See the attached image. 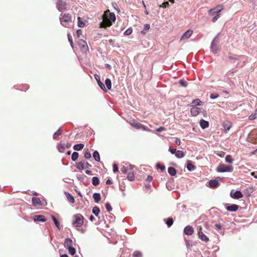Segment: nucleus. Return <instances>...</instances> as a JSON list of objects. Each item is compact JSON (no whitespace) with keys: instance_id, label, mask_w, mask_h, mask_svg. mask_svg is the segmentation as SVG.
Wrapping results in <instances>:
<instances>
[{"instance_id":"13d9d810","label":"nucleus","mask_w":257,"mask_h":257,"mask_svg":"<svg viewBox=\"0 0 257 257\" xmlns=\"http://www.w3.org/2000/svg\"><path fill=\"white\" fill-rule=\"evenodd\" d=\"M219 96V95L218 94H213V93H212L210 94V97L211 98V99H215V98H217Z\"/></svg>"},{"instance_id":"1a4fd4ad","label":"nucleus","mask_w":257,"mask_h":257,"mask_svg":"<svg viewBox=\"0 0 257 257\" xmlns=\"http://www.w3.org/2000/svg\"><path fill=\"white\" fill-rule=\"evenodd\" d=\"M134 167L132 166V165H128L126 166H123L120 168L121 172L125 174H127V173L128 172V171L134 169Z\"/></svg>"},{"instance_id":"49530a36","label":"nucleus","mask_w":257,"mask_h":257,"mask_svg":"<svg viewBox=\"0 0 257 257\" xmlns=\"http://www.w3.org/2000/svg\"><path fill=\"white\" fill-rule=\"evenodd\" d=\"M179 83L180 85L182 86H184V87H186L187 86V81H186L185 80H183V79H181L179 81Z\"/></svg>"},{"instance_id":"c756f323","label":"nucleus","mask_w":257,"mask_h":257,"mask_svg":"<svg viewBox=\"0 0 257 257\" xmlns=\"http://www.w3.org/2000/svg\"><path fill=\"white\" fill-rule=\"evenodd\" d=\"M93 157L96 161L99 162L100 161L99 154L97 151H95L93 152Z\"/></svg>"},{"instance_id":"8fccbe9b","label":"nucleus","mask_w":257,"mask_h":257,"mask_svg":"<svg viewBox=\"0 0 257 257\" xmlns=\"http://www.w3.org/2000/svg\"><path fill=\"white\" fill-rule=\"evenodd\" d=\"M157 167L158 169H160L162 172L165 170V166L164 165H161L160 164H157Z\"/></svg>"},{"instance_id":"4468645a","label":"nucleus","mask_w":257,"mask_h":257,"mask_svg":"<svg viewBox=\"0 0 257 257\" xmlns=\"http://www.w3.org/2000/svg\"><path fill=\"white\" fill-rule=\"evenodd\" d=\"M136 129H141L147 132H151V130L148 127L145 126L144 125L142 124V123L140 122H138L136 124V126L135 127Z\"/></svg>"},{"instance_id":"4d7b16f0","label":"nucleus","mask_w":257,"mask_h":257,"mask_svg":"<svg viewBox=\"0 0 257 257\" xmlns=\"http://www.w3.org/2000/svg\"><path fill=\"white\" fill-rule=\"evenodd\" d=\"M166 128H165V127H164L161 126V127H159V128H157V129L156 130V131L157 132H162V131H166Z\"/></svg>"},{"instance_id":"338daca9","label":"nucleus","mask_w":257,"mask_h":257,"mask_svg":"<svg viewBox=\"0 0 257 257\" xmlns=\"http://www.w3.org/2000/svg\"><path fill=\"white\" fill-rule=\"evenodd\" d=\"M68 40H69V41L70 42V44L72 46V47H73V42H72V38L70 37V35H68Z\"/></svg>"},{"instance_id":"4be33fe9","label":"nucleus","mask_w":257,"mask_h":257,"mask_svg":"<svg viewBox=\"0 0 257 257\" xmlns=\"http://www.w3.org/2000/svg\"><path fill=\"white\" fill-rule=\"evenodd\" d=\"M65 195L67 198V200L71 203H74L75 202V199L71 196L69 193L65 192Z\"/></svg>"},{"instance_id":"2f4dec72","label":"nucleus","mask_w":257,"mask_h":257,"mask_svg":"<svg viewBox=\"0 0 257 257\" xmlns=\"http://www.w3.org/2000/svg\"><path fill=\"white\" fill-rule=\"evenodd\" d=\"M100 212V209L97 206H94L92 209V213L96 216H98Z\"/></svg>"},{"instance_id":"ddd939ff","label":"nucleus","mask_w":257,"mask_h":257,"mask_svg":"<svg viewBox=\"0 0 257 257\" xmlns=\"http://www.w3.org/2000/svg\"><path fill=\"white\" fill-rule=\"evenodd\" d=\"M34 220L35 222H45L46 219L45 216L41 215H36L34 216Z\"/></svg>"},{"instance_id":"603ef678","label":"nucleus","mask_w":257,"mask_h":257,"mask_svg":"<svg viewBox=\"0 0 257 257\" xmlns=\"http://www.w3.org/2000/svg\"><path fill=\"white\" fill-rule=\"evenodd\" d=\"M169 6V4L168 2H164L160 6V7H162L163 8H166Z\"/></svg>"},{"instance_id":"09e8293b","label":"nucleus","mask_w":257,"mask_h":257,"mask_svg":"<svg viewBox=\"0 0 257 257\" xmlns=\"http://www.w3.org/2000/svg\"><path fill=\"white\" fill-rule=\"evenodd\" d=\"M105 208L108 212H110L112 210V207L109 203L105 204Z\"/></svg>"},{"instance_id":"6ab92c4d","label":"nucleus","mask_w":257,"mask_h":257,"mask_svg":"<svg viewBox=\"0 0 257 257\" xmlns=\"http://www.w3.org/2000/svg\"><path fill=\"white\" fill-rule=\"evenodd\" d=\"M208 185L211 188H216L218 186L219 183L216 180H211L208 182Z\"/></svg>"},{"instance_id":"473e14b6","label":"nucleus","mask_w":257,"mask_h":257,"mask_svg":"<svg viewBox=\"0 0 257 257\" xmlns=\"http://www.w3.org/2000/svg\"><path fill=\"white\" fill-rule=\"evenodd\" d=\"M67 248L68 249L69 253L71 255H73L75 254L76 250L75 249L73 246H69Z\"/></svg>"},{"instance_id":"c03bdc74","label":"nucleus","mask_w":257,"mask_h":257,"mask_svg":"<svg viewBox=\"0 0 257 257\" xmlns=\"http://www.w3.org/2000/svg\"><path fill=\"white\" fill-rule=\"evenodd\" d=\"M52 218L56 225V226H57V227L58 228V229H60V225H59V223L58 222V221L57 220V219L54 216L52 215Z\"/></svg>"},{"instance_id":"69168bd1","label":"nucleus","mask_w":257,"mask_h":257,"mask_svg":"<svg viewBox=\"0 0 257 257\" xmlns=\"http://www.w3.org/2000/svg\"><path fill=\"white\" fill-rule=\"evenodd\" d=\"M215 227L216 229H218V230H220L221 229V225L219 224H216L215 225Z\"/></svg>"},{"instance_id":"37998d69","label":"nucleus","mask_w":257,"mask_h":257,"mask_svg":"<svg viewBox=\"0 0 257 257\" xmlns=\"http://www.w3.org/2000/svg\"><path fill=\"white\" fill-rule=\"evenodd\" d=\"M58 149L59 151L61 153H63L64 152V146L62 144H60L58 145Z\"/></svg>"},{"instance_id":"393cba45","label":"nucleus","mask_w":257,"mask_h":257,"mask_svg":"<svg viewBox=\"0 0 257 257\" xmlns=\"http://www.w3.org/2000/svg\"><path fill=\"white\" fill-rule=\"evenodd\" d=\"M185 154L184 152L182 151L178 150L177 151L175 154V156L178 158H182L185 156Z\"/></svg>"},{"instance_id":"dca6fc26","label":"nucleus","mask_w":257,"mask_h":257,"mask_svg":"<svg viewBox=\"0 0 257 257\" xmlns=\"http://www.w3.org/2000/svg\"><path fill=\"white\" fill-rule=\"evenodd\" d=\"M95 78L97 82V83L99 87L105 92L107 91L104 84L100 81L99 76L98 75H95Z\"/></svg>"},{"instance_id":"6e6552de","label":"nucleus","mask_w":257,"mask_h":257,"mask_svg":"<svg viewBox=\"0 0 257 257\" xmlns=\"http://www.w3.org/2000/svg\"><path fill=\"white\" fill-rule=\"evenodd\" d=\"M226 209L230 212H235L238 209V206L236 204H231L230 205H229L227 204H226L225 205Z\"/></svg>"},{"instance_id":"de8ad7c7","label":"nucleus","mask_w":257,"mask_h":257,"mask_svg":"<svg viewBox=\"0 0 257 257\" xmlns=\"http://www.w3.org/2000/svg\"><path fill=\"white\" fill-rule=\"evenodd\" d=\"M84 157L87 159H90L91 158V154L88 150H85L84 152Z\"/></svg>"},{"instance_id":"58836bf2","label":"nucleus","mask_w":257,"mask_h":257,"mask_svg":"<svg viewBox=\"0 0 257 257\" xmlns=\"http://www.w3.org/2000/svg\"><path fill=\"white\" fill-rule=\"evenodd\" d=\"M202 102L199 99H194L192 103L194 105H201Z\"/></svg>"},{"instance_id":"7c9ffc66","label":"nucleus","mask_w":257,"mask_h":257,"mask_svg":"<svg viewBox=\"0 0 257 257\" xmlns=\"http://www.w3.org/2000/svg\"><path fill=\"white\" fill-rule=\"evenodd\" d=\"M105 84L106 85V86L107 87V88L108 89V90H110L111 88V80L108 79V78H107L105 81Z\"/></svg>"},{"instance_id":"aec40b11","label":"nucleus","mask_w":257,"mask_h":257,"mask_svg":"<svg viewBox=\"0 0 257 257\" xmlns=\"http://www.w3.org/2000/svg\"><path fill=\"white\" fill-rule=\"evenodd\" d=\"M76 167L79 170H83L85 169L84 160H82L76 164Z\"/></svg>"},{"instance_id":"a211bd4d","label":"nucleus","mask_w":257,"mask_h":257,"mask_svg":"<svg viewBox=\"0 0 257 257\" xmlns=\"http://www.w3.org/2000/svg\"><path fill=\"white\" fill-rule=\"evenodd\" d=\"M127 178L129 181H134L135 180L134 169L130 170L127 173Z\"/></svg>"},{"instance_id":"f03ea898","label":"nucleus","mask_w":257,"mask_h":257,"mask_svg":"<svg viewBox=\"0 0 257 257\" xmlns=\"http://www.w3.org/2000/svg\"><path fill=\"white\" fill-rule=\"evenodd\" d=\"M84 220V217L82 214L77 213L72 217V224L74 227L79 228L83 225Z\"/></svg>"},{"instance_id":"0e129e2a","label":"nucleus","mask_w":257,"mask_h":257,"mask_svg":"<svg viewBox=\"0 0 257 257\" xmlns=\"http://www.w3.org/2000/svg\"><path fill=\"white\" fill-rule=\"evenodd\" d=\"M216 154L220 157H223L224 156L225 153L223 152H220L217 153Z\"/></svg>"},{"instance_id":"4c0bfd02","label":"nucleus","mask_w":257,"mask_h":257,"mask_svg":"<svg viewBox=\"0 0 257 257\" xmlns=\"http://www.w3.org/2000/svg\"><path fill=\"white\" fill-rule=\"evenodd\" d=\"M78 26L80 28H83L85 26V23L81 20L80 17L78 18Z\"/></svg>"},{"instance_id":"7ed1b4c3","label":"nucleus","mask_w":257,"mask_h":257,"mask_svg":"<svg viewBox=\"0 0 257 257\" xmlns=\"http://www.w3.org/2000/svg\"><path fill=\"white\" fill-rule=\"evenodd\" d=\"M217 171L219 172H231L232 171V167L221 164L217 167Z\"/></svg>"},{"instance_id":"774afa93","label":"nucleus","mask_w":257,"mask_h":257,"mask_svg":"<svg viewBox=\"0 0 257 257\" xmlns=\"http://www.w3.org/2000/svg\"><path fill=\"white\" fill-rule=\"evenodd\" d=\"M150 28V26L149 24H146L144 27V29L146 31H148Z\"/></svg>"},{"instance_id":"9d476101","label":"nucleus","mask_w":257,"mask_h":257,"mask_svg":"<svg viewBox=\"0 0 257 257\" xmlns=\"http://www.w3.org/2000/svg\"><path fill=\"white\" fill-rule=\"evenodd\" d=\"M193 34V31L191 30H188L185 33H184V34L182 35V36L180 38V41L184 40L185 39H187L189 38Z\"/></svg>"},{"instance_id":"b1692460","label":"nucleus","mask_w":257,"mask_h":257,"mask_svg":"<svg viewBox=\"0 0 257 257\" xmlns=\"http://www.w3.org/2000/svg\"><path fill=\"white\" fill-rule=\"evenodd\" d=\"M57 8L60 11H62L64 9V4L62 0L59 1Z\"/></svg>"},{"instance_id":"a19ab883","label":"nucleus","mask_w":257,"mask_h":257,"mask_svg":"<svg viewBox=\"0 0 257 257\" xmlns=\"http://www.w3.org/2000/svg\"><path fill=\"white\" fill-rule=\"evenodd\" d=\"M225 161L229 163H232L233 162V159L231 155H228L225 157Z\"/></svg>"},{"instance_id":"3c124183","label":"nucleus","mask_w":257,"mask_h":257,"mask_svg":"<svg viewBox=\"0 0 257 257\" xmlns=\"http://www.w3.org/2000/svg\"><path fill=\"white\" fill-rule=\"evenodd\" d=\"M243 57V56H238V57H233V56H229L228 58L229 60H239L240 58Z\"/></svg>"},{"instance_id":"e2e57ef3","label":"nucleus","mask_w":257,"mask_h":257,"mask_svg":"<svg viewBox=\"0 0 257 257\" xmlns=\"http://www.w3.org/2000/svg\"><path fill=\"white\" fill-rule=\"evenodd\" d=\"M175 143L178 145H180L181 142V141H180V139H179V138H176L175 139Z\"/></svg>"},{"instance_id":"f257e3e1","label":"nucleus","mask_w":257,"mask_h":257,"mask_svg":"<svg viewBox=\"0 0 257 257\" xmlns=\"http://www.w3.org/2000/svg\"><path fill=\"white\" fill-rule=\"evenodd\" d=\"M115 19V15L113 13H110L109 10L105 11L102 16V21L100 24V28H106L110 27Z\"/></svg>"},{"instance_id":"bb28decb","label":"nucleus","mask_w":257,"mask_h":257,"mask_svg":"<svg viewBox=\"0 0 257 257\" xmlns=\"http://www.w3.org/2000/svg\"><path fill=\"white\" fill-rule=\"evenodd\" d=\"M168 171L169 174L171 176H175L176 174V170L173 167H169Z\"/></svg>"},{"instance_id":"e433bc0d","label":"nucleus","mask_w":257,"mask_h":257,"mask_svg":"<svg viewBox=\"0 0 257 257\" xmlns=\"http://www.w3.org/2000/svg\"><path fill=\"white\" fill-rule=\"evenodd\" d=\"M187 168L189 171H192L194 170L195 167L194 166L190 163V162H188L187 164Z\"/></svg>"},{"instance_id":"423d86ee","label":"nucleus","mask_w":257,"mask_h":257,"mask_svg":"<svg viewBox=\"0 0 257 257\" xmlns=\"http://www.w3.org/2000/svg\"><path fill=\"white\" fill-rule=\"evenodd\" d=\"M78 44L81 50H88V47L85 41L80 39L78 41Z\"/></svg>"},{"instance_id":"a18cd8bd","label":"nucleus","mask_w":257,"mask_h":257,"mask_svg":"<svg viewBox=\"0 0 257 257\" xmlns=\"http://www.w3.org/2000/svg\"><path fill=\"white\" fill-rule=\"evenodd\" d=\"M62 134V130L59 129L53 135V138L56 139L58 137Z\"/></svg>"},{"instance_id":"ea45409f","label":"nucleus","mask_w":257,"mask_h":257,"mask_svg":"<svg viewBox=\"0 0 257 257\" xmlns=\"http://www.w3.org/2000/svg\"><path fill=\"white\" fill-rule=\"evenodd\" d=\"M138 122L135 119H131L128 123L133 127H135Z\"/></svg>"},{"instance_id":"bf43d9fd","label":"nucleus","mask_w":257,"mask_h":257,"mask_svg":"<svg viewBox=\"0 0 257 257\" xmlns=\"http://www.w3.org/2000/svg\"><path fill=\"white\" fill-rule=\"evenodd\" d=\"M113 170L114 172H118V168L116 164H113Z\"/></svg>"},{"instance_id":"39448f33","label":"nucleus","mask_w":257,"mask_h":257,"mask_svg":"<svg viewBox=\"0 0 257 257\" xmlns=\"http://www.w3.org/2000/svg\"><path fill=\"white\" fill-rule=\"evenodd\" d=\"M230 195L231 197L233 199H239L243 197V195L240 191L233 192V191L232 190L230 192Z\"/></svg>"},{"instance_id":"f8f14e48","label":"nucleus","mask_w":257,"mask_h":257,"mask_svg":"<svg viewBox=\"0 0 257 257\" xmlns=\"http://www.w3.org/2000/svg\"><path fill=\"white\" fill-rule=\"evenodd\" d=\"M201 111V108L197 107H192L190 109L191 114L192 116H197Z\"/></svg>"},{"instance_id":"f704fd0d","label":"nucleus","mask_w":257,"mask_h":257,"mask_svg":"<svg viewBox=\"0 0 257 257\" xmlns=\"http://www.w3.org/2000/svg\"><path fill=\"white\" fill-rule=\"evenodd\" d=\"M72 240L69 238L65 239V244L66 245L67 248L69 246H72Z\"/></svg>"},{"instance_id":"5fc2aeb1","label":"nucleus","mask_w":257,"mask_h":257,"mask_svg":"<svg viewBox=\"0 0 257 257\" xmlns=\"http://www.w3.org/2000/svg\"><path fill=\"white\" fill-rule=\"evenodd\" d=\"M133 31L131 29H127L124 33L125 35H130L132 34Z\"/></svg>"},{"instance_id":"cd10ccee","label":"nucleus","mask_w":257,"mask_h":257,"mask_svg":"<svg viewBox=\"0 0 257 257\" xmlns=\"http://www.w3.org/2000/svg\"><path fill=\"white\" fill-rule=\"evenodd\" d=\"M92 183L94 186H97L99 184V180L97 177H93L92 179Z\"/></svg>"},{"instance_id":"412c9836","label":"nucleus","mask_w":257,"mask_h":257,"mask_svg":"<svg viewBox=\"0 0 257 257\" xmlns=\"http://www.w3.org/2000/svg\"><path fill=\"white\" fill-rule=\"evenodd\" d=\"M200 125L202 128L204 129L209 126V122L204 119H201L200 121Z\"/></svg>"},{"instance_id":"680f3d73","label":"nucleus","mask_w":257,"mask_h":257,"mask_svg":"<svg viewBox=\"0 0 257 257\" xmlns=\"http://www.w3.org/2000/svg\"><path fill=\"white\" fill-rule=\"evenodd\" d=\"M219 18V14H217V15L216 16H215L213 19H212V22H215Z\"/></svg>"},{"instance_id":"79ce46f5","label":"nucleus","mask_w":257,"mask_h":257,"mask_svg":"<svg viewBox=\"0 0 257 257\" xmlns=\"http://www.w3.org/2000/svg\"><path fill=\"white\" fill-rule=\"evenodd\" d=\"M142 253L139 251H135L133 253V257H142Z\"/></svg>"},{"instance_id":"f3484780","label":"nucleus","mask_w":257,"mask_h":257,"mask_svg":"<svg viewBox=\"0 0 257 257\" xmlns=\"http://www.w3.org/2000/svg\"><path fill=\"white\" fill-rule=\"evenodd\" d=\"M32 203L35 206H38L42 205V202L39 198L33 197L32 198Z\"/></svg>"},{"instance_id":"9b49d317","label":"nucleus","mask_w":257,"mask_h":257,"mask_svg":"<svg viewBox=\"0 0 257 257\" xmlns=\"http://www.w3.org/2000/svg\"><path fill=\"white\" fill-rule=\"evenodd\" d=\"M184 232L187 235H191L193 233L194 229L191 226L188 225L185 227Z\"/></svg>"},{"instance_id":"72a5a7b5","label":"nucleus","mask_w":257,"mask_h":257,"mask_svg":"<svg viewBox=\"0 0 257 257\" xmlns=\"http://www.w3.org/2000/svg\"><path fill=\"white\" fill-rule=\"evenodd\" d=\"M251 136L255 140V143H257V130H254L251 132Z\"/></svg>"},{"instance_id":"a878e982","label":"nucleus","mask_w":257,"mask_h":257,"mask_svg":"<svg viewBox=\"0 0 257 257\" xmlns=\"http://www.w3.org/2000/svg\"><path fill=\"white\" fill-rule=\"evenodd\" d=\"M166 223L168 227H171L173 224L174 220L172 218H168L165 220Z\"/></svg>"},{"instance_id":"864d4df0","label":"nucleus","mask_w":257,"mask_h":257,"mask_svg":"<svg viewBox=\"0 0 257 257\" xmlns=\"http://www.w3.org/2000/svg\"><path fill=\"white\" fill-rule=\"evenodd\" d=\"M169 151L171 152L172 154H175L177 150L176 149L173 148L172 147H170L169 149Z\"/></svg>"},{"instance_id":"c9c22d12","label":"nucleus","mask_w":257,"mask_h":257,"mask_svg":"<svg viewBox=\"0 0 257 257\" xmlns=\"http://www.w3.org/2000/svg\"><path fill=\"white\" fill-rule=\"evenodd\" d=\"M78 153L77 152H74L71 156L72 160L73 161H76L78 159Z\"/></svg>"},{"instance_id":"052dcab7","label":"nucleus","mask_w":257,"mask_h":257,"mask_svg":"<svg viewBox=\"0 0 257 257\" xmlns=\"http://www.w3.org/2000/svg\"><path fill=\"white\" fill-rule=\"evenodd\" d=\"M84 164H85V168L89 169L91 167V165L89 164L87 162H85L84 161Z\"/></svg>"},{"instance_id":"c85d7f7f","label":"nucleus","mask_w":257,"mask_h":257,"mask_svg":"<svg viewBox=\"0 0 257 257\" xmlns=\"http://www.w3.org/2000/svg\"><path fill=\"white\" fill-rule=\"evenodd\" d=\"M84 147V145L82 144H78L77 145H75L73 148L76 151H80L82 150Z\"/></svg>"},{"instance_id":"6e6d98bb","label":"nucleus","mask_w":257,"mask_h":257,"mask_svg":"<svg viewBox=\"0 0 257 257\" xmlns=\"http://www.w3.org/2000/svg\"><path fill=\"white\" fill-rule=\"evenodd\" d=\"M71 20V17L69 14L65 15V22L70 21Z\"/></svg>"},{"instance_id":"2eb2a0df","label":"nucleus","mask_w":257,"mask_h":257,"mask_svg":"<svg viewBox=\"0 0 257 257\" xmlns=\"http://www.w3.org/2000/svg\"><path fill=\"white\" fill-rule=\"evenodd\" d=\"M222 126L224 128L225 132L227 133V132L229 131L231 127L232 124L230 121H226L223 122Z\"/></svg>"},{"instance_id":"0eeeda50","label":"nucleus","mask_w":257,"mask_h":257,"mask_svg":"<svg viewBox=\"0 0 257 257\" xmlns=\"http://www.w3.org/2000/svg\"><path fill=\"white\" fill-rule=\"evenodd\" d=\"M198 235L199 238L202 241L205 242H207L209 241V238L201 231V227L200 228V229L198 231Z\"/></svg>"},{"instance_id":"5701e85b","label":"nucleus","mask_w":257,"mask_h":257,"mask_svg":"<svg viewBox=\"0 0 257 257\" xmlns=\"http://www.w3.org/2000/svg\"><path fill=\"white\" fill-rule=\"evenodd\" d=\"M93 198L96 203H98L101 199L100 194L97 193H95L93 194Z\"/></svg>"},{"instance_id":"20e7f679","label":"nucleus","mask_w":257,"mask_h":257,"mask_svg":"<svg viewBox=\"0 0 257 257\" xmlns=\"http://www.w3.org/2000/svg\"><path fill=\"white\" fill-rule=\"evenodd\" d=\"M223 9L222 5H218L215 8L209 11V14L211 16L214 15L215 14H218Z\"/></svg>"}]
</instances>
